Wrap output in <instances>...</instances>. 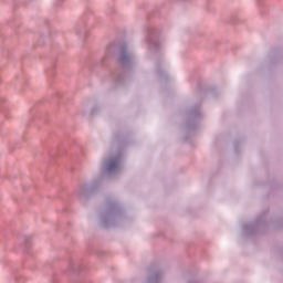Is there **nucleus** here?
<instances>
[{
	"instance_id": "obj_1",
	"label": "nucleus",
	"mask_w": 283,
	"mask_h": 283,
	"mask_svg": "<svg viewBox=\"0 0 283 283\" xmlns=\"http://www.w3.org/2000/svg\"><path fill=\"white\" fill-rule=\"evenodd\" d=\"M116 167H118V161H112L108 166V169H116Z\"/></svg>"
},
{
	"instance_id": "obj_2",
	"label": "nucleus",
	"mask_w": 283,
	"mask_h": 283,
	"mask_svg": "<svg viewBox=\"0 0 283 283\" xmlns=\"http://www.w3.org/2000/svg\"><path fill=\"white\" fill-rule=\"evenodd\" d=\"M122 61H125V55H122Z\"/></svg>"
}]
</instances>
